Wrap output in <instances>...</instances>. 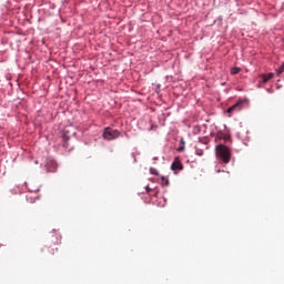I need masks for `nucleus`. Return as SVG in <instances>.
<instances>
[{
    "mask_svg": "<svg viewBox=\"0 0 284 284\" xmlns=\"http://www.w3.org/2000/svg\"><path fill=\"white\" fill-rule=\"evenodd\" d=\"M171 170L176 173V171H182L183 170V163L180 161L179 158H175L172 165Z\"/></svg>",
    "mask_w": 284,
    "mask_h": 284,
    "instance_id": "nucleus-5",
    "label": "nucleus"
},
{
    "mask_svg": "<svg viewBox=\"0 0 284 284\" xmlns=\"http://www.w3.org/2000/svg\"><path fill=\"white\" fill-rule=\"evenodd\" d=\"M273 78H274V73L272 72L262 75L263 83H267V81L272 80Z\"/></svg>",
    "mask_w": 284,
    "mask_h": 284,
    "instance_id": "nucleus-6",
    "label": "nucleus"
},
{
    "mask_svg": "<svg viewBox=\"0 0 284 284\" xmlns=\"http://www.w3.org/2000/svg\"><path fill=\"white\" fill-rule=\"evenodd\" d=\"M150 173L153 175H158V171L155 170V168H150Z\"/></svg>",
    "mask_w": 284,
    "mask_h": 284,
    "instance_id": "nucleus-10",
    "label": "nucleus"
},
{
    "mask_svg": "<svg viewBox=\"0 0 284 284\" xmlns=\"http://www.w3.org/2000/svg\"><path fill=\"white\" fill-rule=\"evenodd\" d=\"M120 135H121V132L119 130H113V129L108 128V129H104L102 138L104 140L110 141V140L120 138Z\"/></svg>",
    "mask_w": 284,
    "mask_h": 284,
    "instance_id": "nucleus-2",
    "label": "nucleus"
},
{
    "mask_svg": "<svg viewBox=\"0 0 284 284\" xmlns=\"http://www.w3.org/2000/svg\"><path fill=\"white\" fill-rule=\"evenodd\" d=\"M45 169L50 172V173H54L58 169V163L57 161H54V159L52 158H47V162H45Z\"/></svg>",
    "mask_w": 284,
    "mask_h": 284,
    "instance_id": "nucleus-3",
    "label": "nucleus"
},
{
    "mask_svg": "<svg viewBox=\"0 0 284 284\" xmlns=\"http://www.w3.org/2000/svg\"><path fill=\"white\" fill-rule=\"evenodd\" d=\"M152 189H150L149 185H146V192H151Z\"/></svg>",
    "mask_w": 284,
    "mask_h": 284,
    "instance_id": "nucleus-12",
    "label": "nucleus"
},
{
    "mask_svg": "<svg viewBox=\"0 0 284 284\" xmlns=\"http://www.w3.org/2000/svg\"><path fill=\"white\" fill-rule=\"evenodd\" d=\"M215 153L216 156L224 162V164H229L231 161V151L230 148H227V145L224 144H219L215 146Z\"/></svg>",
    "mask_w": 284,
    "mask_h": 284,
    "instance_id": "nucleus-1",
    "label": "nucleus"
},
{
    "mask_svg": "<svg viewBox=\"0 0 284 284\" xmlns=\"http://www.w3.org/2000/svg\"><path fill=\"white\" fill-rule=\"evenodd\" d=\"M58 251H59V248H51L49 252H50L51 255H54L55 252H58Z\"/></svg>",
    "mask_w": 284,
    "mask_h": 284,
    "instance_id": "nucleus-11",
    "label": "nucleus"
},
{
    "mask_svg": "<svg viewBox=\"0 0 284 284\" xmlns=\"http://www.w3.org/2000/svg\"><path fill=\"white\" fill-rule=\"evenodd\" d=\"M244 105V100H239L235 104H233L231 108L227 110V114H232V112H239L242 110Z\"/></svg>",
    "mask_w": 284,
    "mask_h": 284,
    "instance_id": "nucleus-4",
    "label": "nucleus"
},
{
    "mask_svg": "<svg viewBox=\"0 0 284 284\" xmlns=\"http://www.w3.org/2000/svg\"><path fill=\"white\" fill-rule=\"evenodd\" d=\"M239 72H241V68L239 67L231 68V74L235 75V74H239Z\"/></svg>",
    "mask_w": 284,
    "mask_h": 284,
    "instance_id": "nucleus-7",
    "label": "nucleus"
},
{
    "mask_svg": "<svg viewBox=\"0 0 284 284\" xmlns=\"http://www.w3.org/2000/svg\"><path fill=\"white\" fill-rule=\"evenodd\" d=\"M276 72L278 75L282 74V72H284V63L281 64V67L278 69H276Z\"/></svg>",
    "mask_w": 284,
    "mask_h": 284,
    "instance_id": "nucleus-9",
    "label": "nucleus"
},
{
    "mask_svg": "<svg viewBox=\"0 0 284 284\" xmlns=\"http://www.w3.org/2000/svg\"><path fill=\"white\" fill-rule=\"evenodd\" d=\"M162 184L170 185V180H168V178H165V176H162Z\"/></svg>",
    "mask_w": 284,
    "mask_h": 284,
    "instance_id": "nucleus-8",
    "label": "nucleus"
}]
</instances>
